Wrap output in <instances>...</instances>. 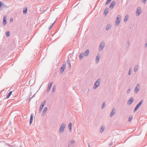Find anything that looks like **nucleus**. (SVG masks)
Returning a JSON list of instances; mask_svg holds the SVG:
<instances>
[{
    "mask_svg": "<svg viewBox=\"0 0 147 147\" xmlns=\"http://www.w3.org/2000/svg\"><path fill=\"white\" fill-rule=\"evenodd\" d=\"M100 80L101 78H98L95 81L93 87L94 89H96L99 86Z\"/></svg>",
    "mask_w": 147,
    "mask_h": 147,
    "instance_id": "1",
    "label": "nucleus"
},
{
    "mask_svg": "<svg viewBox=\"0 0 147 147\" xmlns=\"http://www.w3.org/2000/svg\"><path fill=\"white\" fill-rule=\"evenodd\" d=\"M65 127V124L64 123H63L61 125L59 130V133L60 134H62L63 132Z\"/></svg>",
    "mask_w": 147,
    "mask_h": 147,
    "instance_id": "2",
    "label": "nucleus"
},
{
    "mask_svg": "<svg viewBox=\"0 0 147 147\" xmlns=\"http://www.w3.org/2000/svg\"><path fill=\"white\" fill-rule=\"evenodd\" d=\"M105 43L103 41L101 42L100 43V45L98 49V50L99 52H101L102 51L104 47L105 46Z\"/></svg>",
    "mask_w": 147,
    "mask_h": 147,
    "instance_id": "3",
    "label": "nucleus"
},
{
    "mask_svg": "<svg viewBox=\"0 0 147 147\" xmlns=\"http://www.w3.org/2000/svg\"><path fill=\"white\" fill-rule=\"evenodd\" d=\"M121 17V16L120 15H118L117 16V18L116 19V21L115 22V24L116 26H118L119 25V23L120 22V18Z\"/></svg>",
    "mask_w": 147,
    "mask_h": 147,
    "instance_id": "4",
    "label": "nucleus"
},
{
    "mask_svg": "<svg viewBox=\"0 0 147 147\" xmlns=\"http://www.w3.org/2000/svg\"><path fill=\"white\" fill-rule=\"evenodd\" d=\"M143 100H142L135 107L134 110V112L135 113L137 109L140 107L142 104L143 102Z\"/></svg>",
    "mask_w": 147,
    "mask_h": 147,
    "instance_id": "5",
    "label": "nucleus"
},
{
    "mask_svg": "<svg viewBox=\"0 0 147 147\" xmlns=\"http://www.w3.org/2000/svg\"><path fill=\"white\" fill-rule=\"evenodd\" d=\"M140 90V87L139 84H137L134 90V92L136 93H137Z\"/></svg>",
    "mask_w": 147,
    "mask_h": 147,
    "instance_id": "6",
    "label": "nucleus"
},
{
    "mask_svg": "<svg viewBox=\"0 0 147 147\" xmlns=\"http://www.w3.org/2000/svg\"><path fill=\"white\" fill-rule=\"evenodd\" d=\"M7 7V5L4 3L0 1V10H2L3 8H6Z\"/></svg>",
    "mask_w": 147,
    "mask_h": 147,
    "instance_id": "7",
    "label": "nucleus"
},
{
    "mask_svg": "<svg viewBox=\"0 0 147 147\" xmlns=\"http://www.w3.org/2000/svg\"><path fill=\"white\" fill-rule=\"evenodd\" d=\"M142 12V9L140 7H138L136 11V16H138Z\"/></svg>",
    "mask_w": 147,
    "mask_h": 147,
    "instance_id": "8",
    "label": "nucleus"
},
{
    "mask_svg": "<svg viewBox=\"0 0 147 147\" xmlns=\"http://www.w3.org/2000/svg\"><path fill=\"white\" fill-rule=\"evenodd\" d=\"M66 66V63H64L61 66V67L60 69V72H61V73H62L63 72L64 69L65 68Z\"/></svg>",
    "mask_w": 147,
    "mask_h": 147,
    "instance_id": "9",
    "label": "nucleus"
},
{
    "mask_svg": "<svg viewBox=\"0 0 147 147\" xmlns=\"http://www.w3.org/2000/svg\"><path fill=\"white\" fill-rule=\"evenodd\" d=\"M116 113V111L115 109L114 108H113L112 111H111V113L110 115V116L111 117H112L115 114V113Z\"/></svg>",
    "mask_w": 147,
    "mask_h": 147,
    "instance_id": "10",
    "label": "nucleus"
},
{
    "mask_svg": "<svg viewBox=\"0 0 147 147\" xmlns=\"http://www.w3.org/2000/svg\"><path fill=\"white\" fill-rule=\"evenodd\" d=\"M134 101V98L131 97L128 101L127 102V104L128 105H130Z\"/></svg>",
    "mask_w": 147,
    "mask_h": 147,
    "instance_id": "11",
    "label": "nucleus"
},
{
    "mask_svg": "<svg viewBox=\"0 0 147 147\" xmlns=\"http://www.w3.org/2000/svg\"><path fill=\"white\" fill-rule=\"evenodd\" d=\"M115 1H113L111 3L110 5L109 8L111 9H112L114 7V6L115 5Z\"/></svg>",
    "mask_w": 147,
    "mask_h": 147,
    "instance_id": "12",
    "label": "nucleus"
},
{
    "mask_svg": "<svg viewBox=\"0 0 147 147\" xmlns=\"http://www.w3.org/2000/svg\"><path fill=\"white\" fill-rule=\"evenodd\" d=\"M7 18L6 16H4L3 17V25H6L7 23V21H6Z\"/></svg>",
    "mask_w": 147,
    "mask_h": 147,
    "instance_id": "13",
    "label": "nucleus"
},
{
    "mask_svg": "<svg viewBox=\"0 0 147 147\" xmlns=\"http://www.w3.org/2000/svg\"><path fill=\"white\" fill-rule=\"evenodd\" d=\"M52 84V82L49 83L48 87V88H47V93H48L49 92V91L50 90L51 88V87Z\"/></svg>",
    "mask_w": 147,
    "mask_h": 147,
    "instance_id": "14",
    "label": "nucleus"
},
{
    "mask_svg": "<svg viewBox=\"0 0 147 147\" xmlns=\"http://www.w3.org/2000/svg\"><path fill=\"white\" fill-rule=\"evenodd\" d=\"M100 55L99 54H98L96 56V64H97L99 61V60L100 58Z\"/></svg>",
    "mask_w": 147,
    "mask_h": 147,
    "instance_id": "15",
    "label": "nucleus"
},
{
    "mask_svg": "<svg viewBox=\"0 0 147 147\" xmlns=\"http://www.w3.org/2000/svg\"><path fill=\"white\" fill-rule=\"evenodd\" d=\"M34 117V114L32 113L30 116V121H29L30 124H31L32 123V121H33V119Z\"/></svg>",
    "mask_w": 147,
    "mask_h": 147,
    "instance_id": "16",
    "label": "nucleus"
},
{
    "mask_svg": "<svg viewBox=\"0 0 147 147\" xmlns=\"http://www.w3.org/2000/svg\"><path fill=\"white\" fill-rule=\"evenodd\" d=\"M89 53V50L88 49H87L85 51L84 53V55L85 57H87Z\"/></svg>",
    "mask_w": 147,
    "mask_h": 147,
    "instance_id": "17",
    "label": "nucleus"
},
{
    "mask_svg": "<svg viewBox=\"0 0 147 147\" xmlns=\"http://www.w3.org/2000/svg\"><path fill=\"white\" fill-rule=\"evenodd\" d=\"M47 107H45L42 113V116H44L45 115V114L47 112Z\"/></svg>",
    "mask_w": 147,
    "mask_h": 147,
    "instance_id": "18",
    "label": "nucleus"
},
{
    "mask_svg": "<svg viewBox=\"0 0 147 147\" xmlns=\"http://www.w3.org/2000/svg\"><path fill=\"white\" fill-rule=\"evenodd\" d=\"M72 124L71 122H70L68 125V128L69 129V131L71 132L72 130Z\"/></svg>",
    "mask_w": 147,
    "mask_h": 147,
    "instance_id": "19",
    "label": "nucleus"
},
{
    "mask_svg": "<svg viewBox=\"0 0 147 147\" xmlns=\"http://www.w3.org/2000/svg\"><path fill=\"white\" fill-rule=\"evenodd\" d=\"M139 66L138 65H136L135 66L134 69V72H136L137 71L139 68Z\"/></svg>",
    "mask_w": 147,
    "mask_h": 147,
    "instance_id": "20",
    "label": "nucleus"
},
{
    "mask_svg": "<svg viewBox=\"0 0 147 147\" xmlns=\"http://www.w3.org/2000/svg\"><path fill=\"white\" fill-rule=\"evenodd\" d=\"M68 59L67 60V64H68V65H69V68H71V65L70 63V62L69 58V57H68Z\"/></svg>",
    "mask_w": 147,
    "mask_h": 147,
    "instance_id": "21",
    "label": "nucleus"
},
{
    "mask_svg": "<svg viewBox=\"0 0 147 147\" xmlns=\"http://www.w3.org/2000/svg\"><path fill=\"white\" fill-rule=\"evenodd\" d=\"M84 53H81L79 56L80 60H81L84 57Z\"/></svg>",
    "mask_w": 147,
    "mask_h": 147,
    "instance_id": "22",
    "label": "nucleus"
},
{
    "mask_svg": "<svg viewBox=\"0 0 147 147\" xmlns=\"http://www.w3.org/2000/svg\"><path fill=\"white\" fill-rule=\"evenodd\" d=\"M109 11V8L108 7H106L104 11V13L107 14L108 13Z\"/></svg>",
    "mask_w": 147,
    "mask_h": 147,
    "instance_id": "23",
    "label": "nucleus"
},
{
    "mask_svg": "<svg viewBox=\"0 0 147 147\" xmlns=\"http://www.w3.org/2000/svg\"><path fill=\"white\" fill-rule=\"evenodd\" d=\"M105 128V125H103L101 127L100 131L101 133L102 132Z\"/></svg>",
    "mask_w": 147,
    "mask_h": 147,
    "instance_id": "24",
    "label": "nucleus"
},
{
    "mask_svg": "<svg viewBox=\"0 0 147 147\" xmlns=\"http://www.w3.org/2000/svg\"><path fill=\"white\" fill-rule=\"evenodd\" d=\"M27 8L26 7L23 10V13L24 15H25L27 13Z\"/></svg>",
    "mask_w": 147,
    "mask_h": 147,
    "instance_id": "25",
    "label": "nucleus"
},
{
    "mask_svg": "<svg viewBox=\"0 0 147 147\" xmlns=\"http://www.w3.org/2000/svg\"><path fill=\"white\" fill-rule=\"evenodd\" d=\"M12 91H11L8 93V95L6 96L7 98H8L10 97L11 94H12Z\"/></svg>",
    "mask_w": 147,
    "mask_h": 147,
    "instance_id": "26",
    "label": "nucleus"
},
{
    "mask_svg": "<svg viewBox=\"0 0 147 147\" xmlns=\"http://www.w3.org/2000/svg\"><path fill=\"white\" fill-rule=\"evenodd\" d=\"M128 19V15H126L124 18V21L125 22L127 21Z\"/></svg>",
    "mask_w": 147,
    "mask_h": 147,
    "instance_id": "27",
    "label": "nucleus"
},
{
    "mask_svg": "<svg viewBox=\"0 0 147 147\" xmlns=\"http://www.w3.org/2000/svg\"><path fill=\"white\" fill-rule=\"evenodd\" d=\"M105 102H104L103 103L102 105L101 106V109H103L105 107Z\"/></svg>",
    "mask_w": 147,
    "mask_h": 147,
    "instance_id": "28",
    "label": "nucleus"
},
{
    "mask_svg": "<svg viewBox=\"0 0 147 147\" xmlns=\"http://www.w3.org/2000/svg\"><path fill=\"white\" fill-rule=\"evenodd\" d=\"M133 118V117L132 115H131L129 117L128 121L129 122H130Z\"/></svg>",
    "mask_w": 147,
    "mask_h": 147,
    "instance_id": "29",
    "label": "nucleus"
},
{
    "mask_svg": "<svg viewBox=\"0 0 147 147\" xmlns=\"http://www.w3.org/2000/svg\"><path fill=\"white\" fill-rule=\"evenodd\" d=\"M45 102H46V100H44L42 102L40 106H42V107H43Z\"/></svg>",
    "mask_w": 147,
    "mask_h": 147,
    "instance_id": "30",
    "label": "nucleus"
},
{
    "mask_svg": "<svg viewBox=\"0 0 147 147\" xmlns=\"http://www.w3.org/2000/svg\"><path fill=\"white\" fill-rule=\"evenodd\" d=\"M43 107H42V106H40V109H39V113H41V112L42 111V110L43 108Z\"/></svg>",
    "mask_w": 147,
    "mask_h": 147,
    "instance_id": "31",
    "label": "nucleus"
},
{
    "mask_svg": "<svg viewBox=\"0 0 147 147\" xmlns=\"http://www.w3.org/2000/svg\"><path fill=\"white\" fill-rule=\"evenodd\" d=\"M56 88V87L55 86H54L53 88L52 89V92H55Z\"/></svg>",
    "mask_w": 147,
    "mask_h": 147,
    "instance_id": "32",
    "label": "nucleus"
},
{
    "mask_svg": "<svg viewBox=\"0 0 147 147\" xmlns=\"http://www.w3.org/2000/svg\"><path fill=\"white\" fill-rule=\"evenodd\" d=\"M112 26V25L111 24H108L106 28H111Z\"/></svg>",
    "mask_w": 147,
    "mask_h": 147,
    "instance_id": "33",
    "label": "nucleus"
},
{
    "mask_svg": "<svg viewBox=\"0 0 147 147\" xmlns=\"http://www.w3.org/2000/svg\"><path fill=\"white\" fill-rule=\"evenodd\" d=\"M111 0H107L105 5H106L107 4H109L111 2Z\"/></svg>",
    "mask_w": 147,
    "mask_h": 147,
    "instance_id": "34",
    "label": "nucleus"
},
{
    "mask_svg": "<svg viewBox=\"0 0 147 147\" xmlns=\"http://www.w3.org/2000/svg\"><path fill=\"white\" fill-rule=\"evenodd\" d=\"M10 35V33L9 31L6 32V36L7 37L9 36Z\"/></svg>",
    "mask_w": 147,
    "mask_h": 147,
    "instance_id": "35",
    "label": "nucleus"
},
{
    "mask_svg": "<svg viewBox=\"0 0 147 147\" xmlns=\"http://www.w3.org/2000/svg\"><path fill=\"white\" fill-rule=\"evenodd\" d=\"M131 68H130L129 69V72H128V75H131Z\"/></svg>",
    "mask_w": 147,
    "mask_h": 147,
    "instance_id": "36",
    "label": "nucleus"
},
{
    "mask_svg": "<svg viewBox=\"0 0 147 147\" xmlns=\"http://www.w3.org/2000/svg\"><path fill=\"white\" fill-rule=\"evenodd\" d=\"M130 88L128 89L127 90V92H126V93H127V94H128L129 93V92H130Z\"/></svg>",
    "mask_w": 147,
    "mask_h": 147,
    "instance_id": "37",
    "label": "nucleus"
},
{
    "mask_svg": "<svg viewBox=\"0 0 147 147\" xmlns=\"http://www.w3.org/2000/svg\"><path fill=\"white\" fill-rule=\"evenodd\" d=\"M55 21L52 24H51V25L49 27V28H52L53 26V25H54V23H55Z\"/></svg>",
    "mask_w": 147,
    "mask_h": 147,
    "instance_id": "38",
    "label": "nucleus"
},
{
    "mask_svg": "<svg viewBox=\"0 0 147 147\" xmlns=\"http://www.w3.org/2000/svg\"><path fill=\"white\" fill-rule=\"evenodd\" d=\"M146 0H142V2L144 3H145L146 1Z\"/></svg>",
    "mask_w": 147,
    "mask_h": 147,
    "instance_id": "39",
    "label": "nucleus"
},
{
    "mask_svg": "<svg viewBox=\"0 0 147 147\" xmlns=\"http://www.w3.org/2000/svg\"><path fill=\"white\" fill-rule=\"evenodd\" d=\"M13 21V18H11L10 19V22L11 23Z\"/></svg>",
    "mask_w": 147,
    "mask_h": 147,
    "instance_id": "40",
    "label": "nucleus"
},
{
    "mask_svg": "<svg viewBox=\"0 0 147 147\" xmlns=\"http://www.w3.org/2000/svg\"><path fill=\"white\" fill-rule=\"evenodd\" d=\"M74 142H75V141L73 140H71V144H72V143H74Z\"/></svg>",
    "mask_w": 147,
    "mask_h": 147,
    "instance_id": "41",
    "label": "nucleus"
},
{
    "mask_svg": "<svg viewBox=\"0 0 147 147\" xmlns=\"http://www.w3.org/2000/svg\"><path fill=\"white\" fill-rule=\"evenodd\" d=\"M113 143L112 142H111L109 143V145L111 146L113 144Z\"/></svg>",
    "mask_w": 147,
    "mask_h": 147,
    "instance_id": "42",
    "label": "nucleus"
},
{
    "mask_svg": "<svg viewBox=\"0 0 147 147\" xmlns=\"http://www.w3.org/2000/svg\"><path fill=\"white\" fill-rule=\"evenodd\" d=\"M68 57H69V58H70V57H71V54H70L68 55Z\"/></svg>",
    "mask_w": 147,
    "mask_h": 147,
    "instance_id": "43",
    "label": "nucleus"
},
{
    "mask_svg": "<svg viewBox=\"0 0 147 147\" xmlns=\"http://www.w3.org/2000/svg\"><path fill=\"white\" fill-rule=\"evenodd\" d=\"M147 46V43H146L145 45V48Z\"/></svg>",
    "mask_w": 147,
    "mask_h": 147,
    "instance_id": "44",
    "label": "nucleus"
},
{
    "mask_svg": "<svg viewBox=\"0 0 147 147\" xmlns=\"http://www.w3.org/2000/svg\"><path fill=\"white\" fill-rule=\"evenodd\" d=\"M127 44L128 45H129L130 44V42H129V41H128Z\"/></svg>",
    "mask_w": 147,
    "mask_h": 147,
    "instance_id": "45",
    "label": "nucleus"
},
{
    "mask_svg": "<svg viewBox=\"0 0 147 147\" xmlns=\"http://www.w3.org/2000/svg\"><path fill=\"white\" fill-rule=\"evenodd\" d=\"M110 28H106V30H108Z\"/></svg>",
    "mask_w": 147,
    "mask_h": 147,
    "instance_id": "46",
    "label": "nucleus"
},
{
    "mask_svg": "<svg viewBox=\"0 0 147 147\" xmlns=\"http://www.w3.org/2000/svg\"><path fill=\"white\" fill-rule=\"evenodd\" d=\"M88 147H90V145H89V144H88Z\"/></svg>",
    "mask_w": 147,
    "mask_h": 147,
    "instance_id": "47",
    "label": "nucleus"
},
{
    "mask_svg": "<svg viewBox=\"0 0 147 147\" xmlns=\"http://www.w3.org/2000/svg\"><path fill=\"white\" fill-rule=\"evenodd\" d=\"M51 29V28H49V30H50Z\"/></svg>",
    "mask_w": 147,
    "mask_h": 147,
    "instance_id": "48",
    "label": "nucleus"
},
{
    "mask_svg": "<svg viewBox=\"0 0 147 147\" xmlns=\"http://www.w3.org/2000/svg\"><path fill=\"white\" fill-rule=\"evenodd\" d=\"M46 11V10H44V12L45 11Z\"/></svg>",
    "mask_w": 147,
    "mask_h": 147,
    "instance_id": "49",
    "label": "nucleus"
},
{
    "mask_svg": "<svg viewBox=\"0 0 147 147\" xmlns=\"http://www.w3.org/2000/svg\"><path fill=\"white\" fill-rule=\"evenodd\" d=\"M19 147H22V146H20Z\"/></svg>",
    "mask_w": 147,
    "mask_h": 147,
    "instance_id": "50",
    "label": "nucleus"
}]
</instances>
